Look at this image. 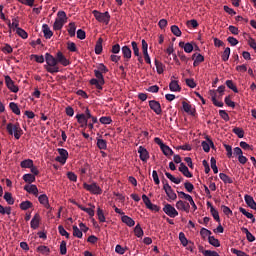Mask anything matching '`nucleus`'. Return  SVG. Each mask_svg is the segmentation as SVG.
<instances>
[{"mask_svg": "<svg viewBox=\"0 0 256 256\" xmlns=\"http://www.w3.org/2000/svg\"><path fill=\"white\" fill-rule=\"evenodd\" d=\"M45 61H46V65H44V69L48 73H51L52 75L54 73H59L60 70H59V66L57 65L58 63L63 65V67H67V65L70 64L67 57H65V55H63V52L61 51L57 52L56 57H54L50 53H46Z\"/></svg>", "mask_w": 256, "mask_h": 256, "instance_id": "nucleus-1", "label": "nucleus"}, {"mask_svg": "<svg viewBox=\"0 0 256 256\" xmlns=\"http://www.w3.org/2000/svg\"><path fill=\"white\" fill-rule=\"evenodd\" d=\"M103 73H109V69L105 64L100 63L97 69L94 70V75L96 78L90 80V85H94L98 91H103V85H105V77Z\"/></svg>", "mask_w": 256, "mask_h": 256, "instance_id": "nucleus-2", "label": "nucleus"}, {"mask_svg": "<svg viewBox=\"0 0 256 256\" xmlns=\"http://www.w3.org/2000/svg\"><path fill=\"white\" fill-rule=\"evenodd\" d=\"M6 131L10 135H14L15 139L17 140L21 139V135H23V129H21V125H19V123H8L6 126Z\"/></svg>", "mask_w": 256, "mask_h": 256, "instance_id": "nucleus-3", "label": "nucleus"}, {"mask_svg": "<svg viewBox=\"0 0 256 256\" xmlns=\"http://www.w3.org/2000/svg\"><path fill=\"white\" fill-rule=\"evenodd\" d=\"M92 15H94L96 21H99V23H105V25H109V21H111V15L108 12L102 13L98 10H94Z\"/></svg>", "mask_w": 256, "mask_h": 256, "instance_id": "nucleus-4", "label": "nucleus"}, {"mask_svg": "<svg viewBox=\"0 0 256 256\" xmlns=\"http://www.w3.org/2000/svg\"><path fill=\"white\" fill-rule=\"evenodd\" d=\"M83 188L86 189V191H89V193H92L93 195H101V193H103L101 187H99V185H97V183L95 182L92 184L84 183Z\"/></svg>", "mask_w": 256, "mask_h": 256, "instance_id": "nucleus-5", "label": "nucleus"}, {"mask_svg": "<svg viewBox=\"0 0 256 256\" xmlns=\"http://www.w3.org/2000/svg\"><path fill=\"white\" fill-rule=\"evenodd\" d=\"M57 152L59 153V156L55 158V161L61 163V165H65V163H67V159H69V152L64 148H58Z\"/></svg>", "mask_w": 256, "mask_h": 256, "instance_id": "nucleus-6", "label": "nucleus"}, {"mask_svg": "<svg viewBox=\"0 0 256 256\" xmlns=\"http://www.w3.org/2000/svg\"><path fill=\"white\" fill-rule=\"evenodd\" d=\"M163 211L165 214L168 215V217H171L172 219H175V217L179 215V212L177 211V209H175V207H173V205L171 204H166L163 207Z\"/></svg>", "mask_w": 256, "mask_h": 256, "instance_id": "nucleus-7", "label": "nucleus"}, {"mask_svg": "<svg viewBox=\"0 0 256 256\" xmlns=\"http://www.w3.org/2000/svg\"><path fill=\"white\" fill-rule=\"evenodd\" d=\"M149 107L152 109V111H154V113H156V115H161V113H163V110L161 109V103H159V101L150 100Z\"/></svg>", "mask_w": 256, "mask_h": 256, "instance_id": "nucleus-8", "label": "nucleus"}, {"mask_svg": "<svg viewBox=\"0 0 256 256\" xmlns=\"http://www.w3.org/2000/svg\"><path fill=\"white\" fill-rule=\"evenodd\" d=\"M5 83H6V86L8 87V89L10 91H12V93L19 92V87H17V85H15V82L13 81V79H11L10 76H5Z\"/></svg>", "mask_w": 256, "mask_h": 256, "instance_id": "nucleus-9", "label": "nucleus"}, {"mask_svg": "<svg viewBox=\"0 0 256 256\" xmlns=\"http://www.w3.org/2000/svg\"><path fill=\"white\" fill-rule=\"evenodd\" d=\"M163 190L165 191L167 197L171 199V201H175V199H177V194L175 193V191H173V188H171V185L164 184Z\"/></svg>", "mask_w": 256, "mask_h": 256, "instance_id": "nucleus-10", "label": "nucleus"}, {"mask_svg": "<svg viewBox=\"0 0 256 256\" xmlns=\"http://www.w3.org/2000/svg\"><path fill=\"white\" fill-rule=\"evenodd\" d=\"M176 209H178V211H185V213H189L191 205L188 202L179 200L178 202H176Z\"/></svg>", "mask_w": 256, "mask_h": 256, "instance_id": "nucleus-11", "label": "nucleus"}, {"mask_svg": "<svg viewBox=\"0 0 256 256\" xmlns=\"http://www.w3.org/2000/svg\"><path fill=\"white\" fill-rule=\"evenodd\" d=\"M38 201H39L40 205H43V207H45V209H49L50 211L53 210V208L49 204V197H47V194L40 195L38 197Z\"/></svg>", "mask_w": 256, "mask_h": 256, "instance_id": "nucleus-12", "label": "nucleus"}, {"mask_svg": "<svg viewBox=\"0 0 256 256\" xmlns=\"http://www.w3.org/2000/svg\"><path fill=\"white\" fill-rule=\"evenodd\" d=\"M138 153L140 155L141 161H143V163H147L149 160V151H147L145 147L139 146Z\"/></svg>", "mask_w": 256, "mask_h": 256, "instance_id": "nucleus-13", "label": "nucleus"}, {"mask_svg": "<svg viewBox=\"0 0 256 256\" xmlns=\"http://www.w3.org/2000/svg\"><path fill=\"white\" fill-rule=\"evenodd\" d=\"M24 191H27V193H31L35 197H37L39 195V189L37 188V185H35V184L25 185L24 186Z\"/></svg>", "mask_w": 256, "mask_h": 256, "instance_id": "nucleus-14", "label": "nucleus"}, {"mask_svg": "<svg viewBox=\"0 0 256 256\" xmlns=\"http://www.w3.org/2000/svg\"><path fill=\"white\" fill-rule=\"evenodd\" d=\"M178 170L180 171V173H182V175H184V177H187L188 179H191V177H193V174L189 171V168L187 167V165H185V163H180V167L178 168Z\"/></svg>", "mask_w": 256, "mask_h": 256, "instance_id": "nucleus-15", "label": "nucleus"}, {"mask_svg": "<svg viewBox=\"0 0 256 256\" xmlns=\"http://www.w3.org/2000/svg\"><path fill=\"white\" fill-rule=\"evenodd\" d=\"M91 208H85L83 205H78V209L84 211L89 215V217H95V205L89 204Z\"/></svg>", "mask_w": 256, "mask_h": 256, "instance_id": "nucleus-16", "label": "nucleus"}, {"mask_svg": "<svg viewBox=\"0 0 256 256\" xmlns=\"http://www.w3.org/2000/svg\"><path fill=\"white\" fill-rule=\"evenodd\" d=\"M40 221H41V216L39 215V213H36L30 222L31 229H38Z\"/></svg>", "mask_w": 256, "mask_h": 256, "instance_id": "nucleus-17", "label": "nucleus"}, {"mask_svg": "<svg viewBox=\"0 0 256 256\" xmlns=\"http://www.w3.org/2000/svg\"><path fill=\"white\" fill-rule=\"evenodd\" d=\"M244 200H245L246 205H248V206L250 207V209H255V208H256V202H255V200L252 198L251 195L246 194V195L244 196Z\"/></svg>", "mask_w": 256, "mask_h": 256, "instance_id": "nucleus-18", "label": "nucleus"}, {"mask_svg": "<svg viewBox=\"0 0 256 256\" xmlns=\"http://www.w3.org/2000/svg\"><path fill=\"white\" fill-rule=\"evenodd\" d=\"M42 31L45 39H51V37H53V31H51V28H49V25L43 24Z\"/></svg>", "mask_w": 256, "mask_h": 256, "instance_id": "nucleus-19", "label": "nucleus"}, {"mask_svg": "<svg viewBox=\"0 0 256 256\" xmlns=\"http://www.w3.org/2000/svg\"><path fill=\"white\" fill-rule=\"evenodd\" d=\"M76 119L81 127H87V123H89V121L87 120V117H85V114H77Z\"/></svg>", "mask_w": 256, "mask_h": 256, "instance_id": "nucleus-20", "label": "nucleus"}, {"mask_svg": "<svg viewBox=\"0 0 256 256\" xmlns=\"http://www.w3.org/2000/svg\"><path fill=\"white\" fill-rule=\"evenodd\" d=\"M122 223H125L128 227H134L135 226V220H133L131 217L124 215L121 217Z\"/></svg>", "mask_w": 256, "mask_h": 256, "instance_id": "nucleus-21", "label": "nucleus"}, {"mask_svg": "<svg viewBox=\"0 0 256 256\" xmlns=\"http://www.w3.org/2000/svg\"><path fill=\"white\" fill-rule=\"evenodd\" d=\"M169 89L173 92H179L181 91V86L177 80H172L169 84Z\"/></svg>", "mask_w": 256, "mask_h": 256, "instance_id": "nucleus-22", "label": "nucleus"}, {"mask_svg": "<svg viewBox=\"0 0 256 256\" xmlns=\"http://www.w3.org/2000/svg\"><path fill=\"white\" fill-rule=\"evenodd\" d=\"M95 53L96 55H101V53H103V38H99L97 40L95 46Z\"/></svg>", "mask_w": 256, "mask_h": 256, "instance_id": "nucleus-23", "label": "nucleus"}, {"mask_svg": "<svg viewBox=\"0 0 256 256\" xmlns=\"http://www.w3.org/2000/svg\"><path fill=\"white\" fill-rule=\"evenodd\" d=\"M122 55L124 57V59H127V61H129V59H131V48H129V46H123L122 47Z\"/></svg>", "mask_w": 256, "mask_h": 256, "instance_id": "nucleus-24", "label": "nucleus"}, {"mask_svg": "<svg viewBox=\"0 0 256 256\" xmlns=\"http://www.w3.org/2000/svg\"><path fill=\"white\" fill-rule=\"evenodd\" d=\"M9 108L14 113V115H21V109H19V106L15 102L9 103Z\"/></svg>", "mask_w": 256, "mask_h": 256, "instance_id": "nucleus-25", "label": "nucleus"}, {"mask_svg": "<svg viewBox=\"0 0 256 256\" xmlns=\"http://www.w3.org/2000/svg\"><path fill=\"white\" fill-rule=\"evenodd\" d=\"M165 175H166L167 179H170L172 181V183H175V185H179V183H181V181H183V177L176 178L169 172H165Z\"/></svg>", "mask_w": 256, "mask_h": 256, "instance_id": "nucleus-26", "label": "nucleus"}, {"mask_svg": "<svg viewBox=\"0 0 256 256\" xmlns=\"http://www.w3.org/2000/svg\"><path fill=\"white\" fill-rule=\"evenodd\" d=\"M208 243L212 245V247H221V242H219V239L215 238V236H209Z\"/></svg>", "mask_w": 256, "mask_h": 256, "instance_id": "nucleus-27", "label": "nucleus"}, {"mask_svg": "<svg viewBox=\"0 0 256 256\" xmlns=\"http://www.w3.org/2000/svg\"><path fill=\"white\" fill-rule=\"evenodd\" d=\"M67 31L70 37H75V31H77V26L75 25V22L69 23Z\"/></svg>", "mask_w": 256, "mask_h": 256, "instance_id": "nucleus-28", "label": "nucleus"}, {"mask_svg": "<svg viewBox=\"0 0 256 256\" xmlns=\"http://www.w3.org/2000/svg\"><path fill=\"white\" fill-rule=\"evenodd\" d=\"M4 199L8 205H14L15 204V199L13 198V194L10 192H5L4 194Z\"/></svg>", "mask_w": 256, "mask_h": 256, "instance_id": "nucleus-29", "label": "nucleus"}, {"mask_svg": "<svg viewBox=\"0 0 256 256\" xmlns=\"http://www.w3.org/2000/svg\"><path fill=\"white\" fill-rule=\"evenodd\" d=\"M20 166L22 167V169H31V167H33V160L31 159L23 160L20 163Z\"/></svg>", "mask_w": 256, "mask_h": 256, "instance_id": "nucleus-30", "label": "nucleus"}, {"mask_svg": "<svg viewBox=\"0 0 256 256\" xmlns=\"http://www.w3.org/2000/svg\"><path fill=\"white\" fill-rule=\"evenodd\" d=\"M155 67L158 75H162L163 71H165V65H163L159 60H155Z\"/></svg>", "mask_w": 256, "mask_h": 256, "instance_id": "nucleus-31", "label": "nucleus"}, {"mask_svg": "<svg viewBox=\"0 0 256 256\" xmlns=\"http://www.w3.org/2000/svg\"><path fill=\"white\" fill-rule=\"evenodd\" d=\"M162 153L166 156V157H171L173 155V149H171V147L164 145L161 148Z\"/></svg>", "mask_w": 256, "mask_h": 256, "instance_id": "nucleus-32", "label": "nucleus"}, {"mask_svg": "<svg viewBox=\"0 0 256 256\" xmlns=\"http://www.w3.org/2000/svg\"><path fill=\"white\" fill-rule=\"evenodd\" d=\"M31 207H33V203L29 200L20 203V209H22V211H27V209H31Z\"/></svg>", "mask_w": 256, "mask_h": 256, "instance_id": "nucleus-33", "label": "nucleus"}, {"mask_svg": "<svg viewBox=\"0 0 256 256\" xmlns=\"http://www.w3.org/2000/svg\"><path fill=\"white\" fill-rule=\"evenodd\" d=\"M232 133L237 135V137H239V139H243V137H245V131L239 127L233 128Z\"/></svg>", "mask_w": 256, "mask_h": 256, "instance_id": "nucleus-34", "label": "nucleus"}, {"mask_svg": "<svg viewBox=\"0 0 256 256\" xmlns=\"http://www.w3.org/2000/svg\"><path fill=\"white\" fill-rule=\"evenodd\" d=\"M97 147H98V149H100V150H105V149H107V140L98 138V139H97Z\"/></svg>", "mask_w": 256, "mask_h": 256, "instance_id": "nucleus-35", "label": "nucleus"}, {"mask_svg": "<svg viewBox=\"0 0 256 256\" xmlns=\"http://www.w3.org/2000/svg\"><path fill=\"white\" fill-rule=\"evenodd\" d=\"M73 229V236L77 237L78 239H82L83 238V232L79 229V227L77 226H72Z\"/></svg>", "mask_w": 256, "mask_h": 256, "instance_id": "nucleus-36", "label": "nucleus"}, {"mask_svg": "<svg viewBox=\"0 0 256 256\" xmlns=\"http://www.w3.org/2000/svg\"><path fill=\"white\" fill-rule=\"evenodd\" d=\"M37 251L39 253H42V255H49L51 253V249H49V247L43 246V245L38 246Z\"/></svg>", "mask_w": 256, "mask_h": 256, "instance_id": "nucleus-37", "label": "nucleus"}, {"mask_svg": "<svg viewBox=\"0 0 256 256\" xmlns=\"http://www.w3.org/2000/svg\"><path fill=\"white\" fill-rule=\"evenodd\" d=\"M179 241L181 242V245H183V247H187V245H189V240H187V237L183 232L179 233Z\"/></svg>", "mask_w": 256, "mask_h": 256, "instance_id": "nucleus-38", "label": "nucleus"}, {"mask_svg": "<svg viewBox=\"0 0 256 256\" xmlns=\"http://www.w3.org/2000/svg\"><path fill=\"white\" fill-rule=\"evenodd\" d=\"M210 213H211L213 219H215V221H217V223H221V218L219 217V211H217V209H215V207L211 208Z\"/></svg>", "mask_w": 256, "mask_h": 256, "instance_id": "nucleus-39", "label": "nucleus"}, {"mask_svg": "<svg viewBox=\"0 0 256 256\" xmlns=\"http://www.w3.org/2000/svg\"><path fill=\"white\" fill-rule=\"evenodd\" d=\"M23 180L25 181V183H35V175L33 174H24L23 175Z\"/></svg>", "mask_w": 256, "mask_h": 256, "instance_id": "nucleus-40", "label": "nucleus"}, {"mask_svg": "<svg viewBox=\"0 0 256 256\" xmlns=\"http://www.w3.org/2000/svg\"><path fill=\"white\" fill-rule=\"evenodd\" d=\"M63 25H65V22L56 19L53 24L54 31H61V29H63Z\"/></svg>", "mask_w": 256, "mask_h": 256, "instance_id": "nucleus-41", "label": "nucleus"}, {"mask_svg": "<svg viewBox=\"0 0 256 256\" xmlns=\"http://www.w3.org/2000/svg\"><path fill=\"white\" fill-rule=\"evenodd\" d=\"M149 44H147V41H145V39L142 40V53L144 55V57H148L149 56Z\"/></svg>", "mask_w": 256, "mask_h": 256, "instance_id": "nucleus-42", "label": "nucleus"}, {"mask_svg": "<svg viewBox=\"0 0 256 256\" xmlns=\"http://www.w3.org/2000/svg\"><path fill=\"white\" fill-rule=\"evenodd\" d=\"M97 217L100 223H105L106 218H105V213H103V209L97 208Z\"/></svg>", "mask_w": 256, "mask_h": 256, "instance_id": "nucleus-43", "label": "nucleus"}, {"mask_svg": "<svg viewBox=\"0 0 256 256\" xmlns=\"http://www.w3.org/2000/svg\"><path fill=\"white\" fill-rule=\"evenodd\" d=\"M57 17L56 18L58 21H62V23H67V14L65 13V11H59L57 13Z\"/></svg>", "mask_w": 256, "mask_h": 256, "instance_id": "nucleus-44", "label": "nucleus"}, {"mask_svg": "<svg viewBox=\"0 0 256 256\" xmlns=\"http://www.w3.org/2000/svg\"><path fill=\"white\" fill-rule=\"evenodd\" d=\"M226 86L228 89H231L234 93H239V90L237 89V86L233 83V80H227L226 81Z\"/></svg>", "mask_w": 256, "mask_h": 256, "instance_id": "nucleus-45", "label": "nucleus"}, {"mask_svg": "<svg viewBox=\"0 0 256 256\" xmlns=\"http://www.w3.org/2000/svg\"><path fill=\"white\" fill-rule=\"evenodd\" d=\"M219 177L221 179V181H223V183H233V179H231V177L227 176V174L225 173H220Z\"/></svg>", "mask_w": 256, "mask_h": 256, "instance_id": "nucleus-46", "label": "nucleus"}, {"mask_svg": "<svg viewBox=\"0 0 256 256\" xmlns=\"http://www.w3.org/2000/svg\"><path fill=\"white\" fill-rule=\"evenodd\" d=\"M30 59H34L36 63H45V57L43 55L32 54Z\"/></svg>", "mask_w": 256, "mask_h": 256, "instance_id": "nucleus-47", "label": "nucleus"}, {"mask_svg": "<svg viewBox=\"0 0 256 256\" xmlns=\"http://www.w3.org/2000/svg\"><path fill=\"white\" fill-rule=\"evenodd\" d=\"M231 55V48H225L224 52L222 53V61H229V57Z\"/></svg>", "mask_w": 256, "mask_h": 256, "instance_id": "nucleus-48", "label": "nucleus"}, {"mask_svg": "<svg viewBox=\"0 0 256 256\" xmlns=\"http://www.w3.org/2000/svg\"><path fill=\"white\" fill-rule=\"evenodd\" d=\"M210 163H211V169L212 171L217 174L219 173V169L217 168V160L215 159V157H212L210 159Z\"/></svg>", "mask_w": 256, "mask_h": 256, "instance_id": "nucleus-49", "label": "nucleus"}, {"mask_svg": "<svg viewBox=\"0 0 256 256\" xmlns=\"http://www.w3.org/2000/svg\"><path fill=\"white\" fill-rule=\"evenodd\" d=\"M171 33H173V35H175V37H181V29H179V26H177V25L171 26Z\"/></svg>", "mask_w": 256, "mask_h": 256, "instance_id": "nucleus-50", "label": "nucleus"}, {"mask_svg": "<svg viewBox=\"0 0 256 256\" xmlns=\"http://www.w3.org/2000/svg\"><path fill=\"white\" fill-rule=\"evenodd\" d=\"M8 26L11 29H16V31H17V29H20V27H19V19L18 18L12 19V24H11V22H9Z\"/></svg>", "mask_w": 256, "mask_h": 256, "instance_id": "nucleus-51", "label": "nucleus"}, {"mask_svg": "<svg viewBox=\"0 0 256 256\" xmlns=\"http://www.w3.org/2000/svg\"><path fill=\"white\" fill-rule=\"evenodd\" d=\"M185 83L187 87H190V89H195L197 87V83H195V80L193 78H187L185 80Z\"/></svg>", "mask_w": 256, "mask_h": 256, "instance_id": "nucleus-52", "label": "nucleus"}, {"mask_svg": "<svg viewBox=\"0 0 256 256\" xmlns=\"http://www.w3.org/2000/svg\"><path fill=\"white\" fill-rule=\"evenodd\" d=\"M16 33L22 39H27V37H29V34H27V31L23 30L22 28H17Z\"/></svg>", "mask_w": 256, "mask_h": 256, "instance_id": "nucleus-53", "label": "nucleus"}, {"mask_svg": "<svg viewBox=\"0 0 256 256\" xmlns=\"http://www.w3.org/2000/svg\"><path fill=\"white\" fill-rule=\"evenodd\" d=\"M58 231H59L60 235H62V237H66V239H69V237H70L69 232H67V230H65L63 225L58 226Z\"/></svg>", "mask_w": 256, "mask_h": 256, "instance_id": "nucleus-54", "label": "nucleus"}, {"mask_svg": "<svg viewBox=\"0 0 256 256\" xmlns=\"http://www.w3.org/2000/svg\"><path fill=\"white\" fill-rule=\"evenodd\" d=\"M131 45H132V50H133L135 57H139V55H141V53L139 52V46L137 45V42L132 41Z\"/></svg>", "mask_w": 256, "mask_h": 256, "instance_id": "nucleus-55", "label": "nucleus"}, {"mask_svg": "<svg viewBox=\"0 0 256 256\" xmlns=\"http://www.w3.org/2000/svg\"><path fill=\"white\" fill-rule=\"evenodd\" d=\"M60 255H67V242L65 240L60 244Z\"/></svg>", "mask_w": 256, "mask_h": 256, "instance_id": "nucleus-56", "label": "nucleus"}, {"mask_svg": "<svg viewBox=\"0 0 256 256\" xmlns=\"http://www.w3.org/2000/svg\"><path fill=\"white\" fill-rule=\"evenodd\" d=\"M113 120H111V117L109 116H102L100 118V123H102V125H111Z\"/></svg>", "mask_w": 256, "mask_h": 256, "instance_id": "nucleus-57", "label": "nucleus"}, {"mask_svg": "<svg viewBox=\"0 0 256 256\" xmlns=\"http://www.w3.org/2000/svg\"><path fill=\"white\" fill-rule=\"evenodd\" d=\"M134 233L136 235V237H143V229L141 228V225H136L134 228Z\"/></svg>", "mask_w": 256, "mask_h": 256, "instance_id": "nucleus-58", "label": "nucleus"}, {"mask_svg": "<svg viewBox=\"0 0 256 256\" xmlns=\"http://www.w3.org/2000/svg\"><path fill=\"white\" fill-rule=\"evenodd\" d=\"M182 107H183L185 113H190V115H193V111H191V105L189 103H187L186 101H183Z\"/></svg>", "mask_w": 256, "mask_h": 256, "instance_id": "nucleus-59", "label": "nucleus"}, {"mask_svg": "<svg viewBox=\"0 0 256 256\" xmlns=\"http://www.w3.org/2000/svg\"><path fill=\"white\" fill-rule=\"evenodd\" d=\"M184 187L188 193H193V190L195 189V186L189 181L184 183Z\"/></svg>", "mask_w": 256, "mask_h": 256, "instance_id": "nucleus-60", "label": "nucleus"}, {"mask_svg": "<svg viewBox=\"0 0 256 256\" xmlns=\"http://www.w3.org/2000/svg\"><path fill=\"white\" fill-rule=\"evenodd\" d=\"M200 235L201 237L205 238V237H211L212 233L207 228H201Z\"/></svg>", "mask_w": 256, "mask_h": 256, "instance_id": "nucleus-61", "label": "nucleus"}, {"mask_svg": "<svg viewBox=\"0 0 256 256\" xmlns=\"http://www.w3.org/2000/svg\"><path fill=\"white\" fill-rule=\"evenodd\" d=\"M67 49H68V51H71L72 53H76L77 45L74 42H68Z\"/></svg>", "mask_w": 256, "mask_h": 256, "instance_id": "nucleus-62", "label": "nucleus"}, {"mask_svg": "<svg viewBox=\"0 0 256 256\" xmlns=\"http://www.w3.org/2000/svg\"><path fill=\"white\" fill-rule=\"evenodd\" d=\"M231 253H233L234 255H237V256H249V255H247V253H245L241 250H237L235 248L231 249Z\"/></svg>", "mask_w": 256, "mask_h": 256, "instance_id": "nucleus-63", "label": "nucleus"}, {"mask_svg": "<svg viewBox=\"0 0 256 256\" xmlns=\"http://www.w3.org/2000/svg\"><path fill=\"white\" fill-rule=\"evenodd\" d=\"M204 256H219V253H217L216 251L208 250L204 252Z\"/></svg>", "mask_w": 256, "mask_h": 256, "instance_id": "nucleus-64", "label": "nucleus"}]
</instances>
